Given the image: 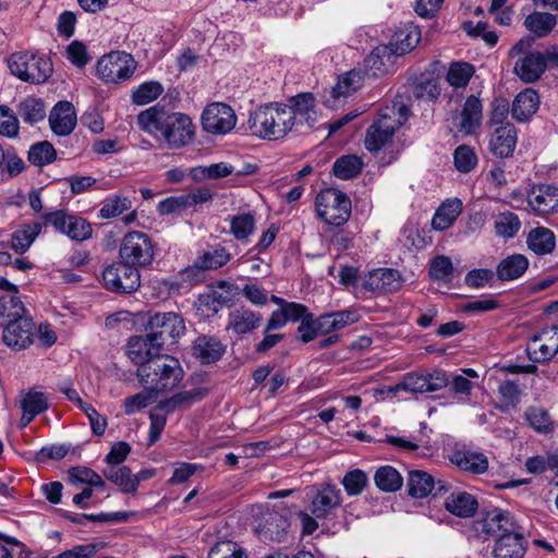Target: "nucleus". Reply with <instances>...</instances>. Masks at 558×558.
<instances>
[{"label": "nucleus", "mask_w": 558, "mask_h": 558, "mask_svg": "<svg viewBox=\"0 0 558 558\" xmlns=\"http://www.w3.org/2000/svg\"><path fill=\"white\" fill-rule=\"evenodd\" d=\"M137 123L149 134L160 133L170 148L189 145L195 133V126L189 116L169 112L158 106L142 111L137 116Z\"/></svg>", "instance_id": "1"}, {"label": "nucleus", "mask_w": 558, "mask_h": 558, "mask_svg": "<svg viewBox=\"0 0 558 558\" xmlns=\"http://www.w3.org/2000/svg\"><path fill=\"white\" fill-rule=\"evenodd\" d=\"M292 112L280 102H269L250 112L247 129L262 140L278 141L294 130Z\"/></svg>", "instance_id": "2"}, {"label": "nucleus", "mask_w": 558, "mask_h": 558, "mask_svg": "<svg viewBox=\"0 0 558 558\" xmlns=\"http://www.w3.org/2000/svg\"><path fill=\"white\" fill-rule=\"evenodd\" d=\"M409 117L410 108L400 100L386 106L366 131L365 148L371 153H377L390 144L396 131L408 121Z\"/></svg>", "instance_id": "3"}, {"label": "nucleus", "mask_w": 558, "mask_h": 558, "mask_svg": "<svg viewBox=\"0 0 558 558\" xmlns=\"http://www.w3.org/2000/svg\"><path fill=\"white\" fill-rule=\"evenodd\" d=\"M140 383L156 392L174 389L183 378V369L178 359L160 355L150 364L137 369Z\"/></svg>", "instance_id": "4"}, {"label": "nucleus", "mask_w": 558, "mask_h": 558, "mask_svg": "<svg viewBox=\"0 0 558 558\" xmlns=\"http://www.w3.org/2000/svg\"><path fill=\"white\" fill-rule=\"evenodd\" d=\"M8 66L14 76L31 84L45 83L53 71L52 63L46 56L29 51L12 53Z\"/></svg>", "instance_id": "5"}, {"label": "nucleus", "mask_w": 558, "mask_h": 558, "mask_svg": "<svg viewBox=\"0 0 558 558\" xmlns=\"http://www.w3.org/2000/svg\"><path fill=\"white\" fill-rule=\"evenodd\" d=\"M533 37L521 38L509 51L510 57H517L514 73L524 83L536 82L547 68L546 57L539 51H531Z\"/></svg>", "instance_id": "6"}, {"label": "nucleus", "mask_w": 558, "mask_h": 558, "mask_svg": "<svg viewBox=\"0 0 558 558\" xmlns=\"http://www.w3.org/2000/svg\"><path fill=\"white\" fill-rule=\"evenodd\" d=\"M119 257L136 268H147L155 258L151 238L142 231H130L122 238Z\"/></svg>", "instance_id": "7"}, {"label": "nucleus", "mask_w": 558, "mask_h": 558, "mask_svg": "<svg viewBox=\"0 0 558 558\" xmlns=\"http://www.w3.org/2000/svg\"><path fill=\"white\" fill-rule=\"evenodd\" d=\"M316 213L320 219L331 226H342L351 215V201L339 190L322 191L315 202Z\"/></svg>", "instance_id": "8"}, {"label": "nucleus", "mask_w": 558, "mask_h": 558, "mask_svg": "<svg viewBox=\"0 0 558 558\" xmlns=\"http://www.w3.org/2000/svg\"><path fill=\"white\" fill-rule=\"evenodd\" d=\"M135 68V61L130 53L112 51L98 60L97 74L105 83L118 84L129 80Z\"/></svg>", "instance_id": "9"}, {"label": "nucleus", "mask_w": 558, "mask_h": 558, "mask_svg": "<svg viewBox=\"0 0 558 558\" xmlns=\"http://www.w3.org/2000/svg\"><path fill=\"white\" fill-rule=\"evenodd\" d=\"M102 280L108 290L117 293H132L141 286L138 268L122 259L105 268Z\"/></svg>", "instance_id": "10"}, {"label": "nucleus", "mask_w": 558, "mask_h": 558, "mask_svg": "<svg viewBox=\"0 0 558 558\" xmlns=\"http://www.w3.org/2000/svg\"><path fill=\"white\" fill-rule=\"evenodd\" d=\"M145 330L161 347L167 339L175 341L185 333V323L181 315L173 312L156 313L149 316Z\"/></svg>", "instance_id": "11"}, {"label": "nucleus", "mask_w": 558, "mask_h": 558, "mask_svg": "<svg viewBox=\"0 0 558 558\" xmlns=\"http://www.w3.org/2000/svg\"><path fill=\"white\" fill-rule=\"evenodd\" d=\"M473 525L476 535L484 539L500 538L519 527L509 512L498 508L484 512Z\"/></svg>", "instance_id": "12"}, {"label": "nucleus", "mask_w": 558, "mask_h": 558, "mask_svg": "<svg viewBox=\"0 0 558 558\" xmlns=\"http://www.w3.org/2000/svg\"><path fill=\"white\" fill-rule=\"evenodd\" d=\"M236 123L234 110L226 104L213 102L202 113V125L207 133L227 134Z\"/></svg>", "instance_id": "13"}, {"label": "nucleus", "mask_w": 558, "mask_h": 558, "mask_svg": "<svg viewBox=\"0 0 558 558\" xmlns=\"http://www.w3.org/2000/svg\"><path fill=\"white\" fill-rule=\"evenodd\" d=\"M449 379L441 371L432 373H410L397 384V390H404L413 393L435 392L447 387Z\"/></svg>", "instance_id": "14"}, {"label": "nucleus", "mask_w": 558, "mask_h": 558, "mask_svg": "<svg viewBox=\"0 0 558 558\" xmlns=\"http://www.w3.org/2000/svg\"><path fill=\"white\" fill-rule=\"evenodd\" d=\"M35 336V324L29 317H22L16 320L8 322L3 328V342L15 351L28 348Z\"/></svg>", "instance_id": "15"}, {"label": "nucleus", "mask_w": 558, "mask_h": 558, "mask_svg": "<svg viewBox=\"0 0 558 558\" xmlns=\"http://www.w3.org/2000/svg\"><path fill=\"white\" fill-rule=\"evenodd\" d=\"M290 523L287 517L278 511L263 513L256 532L263 541L283 543L289 538Z\"/></svg>", "instance_id": "16"}, {"label": "nucleus", "mask_w": 558, "mask_h": 558, "mask_svg": "<svg viewBox=\"0 0 558 558\" xmlns=\"http://www.w3.org/2000/svg\"><path fill=\"white\" fill-rule=\"evenodd\" d=\"M126 348L129 359L134 364L138 365V368L150 364L153 360L160 356V351L162 349L159 342L153 340L148 333L146 336L131 337Z\"/></svg>", "instance_id": "17"}, {"label": "nucleus", "mask_w": 558, "mask_h": 558, "mask_svg": "<svg viewBox=\"0 0 558 558\" xmlns=\"http://www.w3.org/2000/svg\"><path fill=\"white\" fill-rule=\"evenodd\" d=\"M286 107L292 112L293 126L306 125L312 129L317 121L315 97L311 93H302L288 99Z\"/></svg>", "instance_id": "18"}, {"label": "nucleus", "mask_w": 558, "mask_h": 558, "mask_svg": "<svg viewBox=\"0 0 558 558\" xmlns=\"http://www.w3.org/2000/svg\"><path fill=\"white\" fill-rule=\"evenodd\" d=\"M341 492L333 485L322 486L310 504V511L318 519H328L341 505Z\"/></svg>", "instance_id": "19"}, {"label": "nucleus", "mask_w": 558, "mask_h": 558, "mask_svg": "<svg viewBox=\"0 0 558 558\" xmlns=\"http://www.w3.org/2000/svg\"><path fill=\"white\" fill-rule=\"evenodd\" d=\"M529 542L518 527L509 534L495 539L493 547L494 558H524Z\"/></svg>", "instance_id": "20"}, {"label": "nucleus", "mask_w": 558, "mask_h": 558, "mask_svg": "<svg viewBox=\"0 0 558 558\" xmlns=\"http://www.w3.org/2000/svg\"><path fill=\"white\" fill-rule=\"evenodd\" d=\"M527 203L539 215L558 211V187L549 184L535 185L527 193Z\"/></svg>", "instance_id": "21"}, {"label": "nucleus", "mask_w": 558, "mask_h": 558, "mask_svg": "<svg viewBox=\"0 0 558 558\" xmlns=\"http://www.w3.org/2000/svg\"><path fill=\"white\" fill-rule=\"evenodd\" d=\"M49 125L58 136H66L76 126V112L70 101H59L49 113Z\"/></svg>", "instance_id": "22"}, {"label": "nucleus", "mask_w": 558, "mask_h": 558, "mask_svg": "<svg viewBox=\"0 0 558 558\" xmlns=\"http://www.w3.org/2000/svg\"><path fill=\"white\" fill-rule=\"evenodd\" d=\"M449 460L460 470L472 474H483L488 469V459L484 453L473 451L464 446L454 448Z\"/></svg>", "instance_id": "23"}, {"label": "nucleus", "mask_w": 558, "mask_h": 558, "mask_svg": "<svg viewBox=\"0 0 558 558\" xmlns=\"http://www.w3.org/2000/svg\"><path fill=\"white\" fill-rule=\"evenodd\" d=\"M403 279L400 272L392 268H378L372 270L366 280L365 288L373 292H395L401 288Z\"/></svg>", "instance_id": "24"}, {"label": "nucleus", "mask_w": 558, "mask_h": 558, "mask_svg": "<svg viewBox=\"0 0 558 558\" xmlns=\"http://www.w3.org/2000/svg\"><path fill=\"white\" fill-rule=\"evenodd\" d=\"M517 145V129L513 124L506 122L497 126L489 140L490 151L499 158L510 157Z\"/></svg>", "instance_id": "25"}, {"label": "nucleus", "mask_w": 558, "mask_h": 558, "mask_svg": "<svg viewBox=\"0 0 558 558\" xmlns=\"http://www.w3.org/2000/svg\"><path fill=\"white\" fill-rule=\"evenodd\" d=\"M421 40L420 28L410 23L398 28L389 43V50L393 54H405L416 47Z\"/></svg>", "instance_id": "26"}, {"label": "nucleus", "mask_w": 558, "mask_h": 558, "mask_svg": "<svg viewBox=\"0 0 558 558\" xmlns=\"http://www.w3.org/2000/svg\"><path fill=\"white\" fill-rule=\"evenodd\" d=\"M262 322L260 313L241 306L229 314L228 328L236 335H244L257 329Z\"/></svg>", "instance_id": "27"}, {"label": "nucleus", "mask_w": 558, "mask_h": 558, "mask_svg": "<svg viewBox=\"0 0 558 558\" xmlns=\"http://www.w3.org/2000/svg\"><path fill=\"white\" fill-rule=\"evenodd\" d=\"M460 117V131L466 135L475 133L483 119L482 101L473 95L469 96L463 105Z\"/></svg>", "instance_id": "28"}, {"label": "nucleus", "mask_w": 558, "mask_h": 558, "mask_svg": "<svg viewBox=\"0 0 558 558\" xmlns=\"http://www.w3.org/2000/svg\"><path fill=\"white\" fill-rule=\"evenodd\" d=\"M477 507L476 498L470 493L462 490L452 492L445 500L446 510L459 518L472 517Z\"/></svg>", "instance_id": "29"}, {"label": "nucleus", "mask_w": 558, "mask_h": 558, "mask_svg": "<svg viewBox=\"0 0 558 558\" xmlns=\"http://www.w3.org/2000/svg\"><path fill=\"white\" fill-rule=\"evenodd\" d=\"M43 229V223L38 221H33L29 223L21 225L11 235V241L9 246L16 254L26 253L32 244L35 242L37 236L40 234Z\"/></svg>", "instance_id": "30"}, {"label": "nucleus", "mask_w": 558, "mask_h": 558, "mask_svg": "<svg viewBox=\"0 0 558 558\" xmlns=\"http://www.w3.org/2000/svg\"><path fill=\"white\" fill-rule=\"evenodd\" d=\"M538 106V94L534 89L525 88L515 96L512 102V117L520 122L526 121L537 111Z\"/></svg>", "instance_id": "31"}, {"label": "nucleus", "mask_w": 558, "mask_h": 558, "mask_svg": "<svg viewBox=\"0 0 558 558\" xmlns=\"http://www.w3.org/2000/svg\"><path fill=\"white\" fill-rule=\"evenodd\" d=\"M526 245L538 256L550 254L556 247L555 233L545 227L533 228L526 235Z\"/></svg>", "instance_id": "32"}, {"label": "nucleus", "mask_w": 558, "mask_h": 558, "mask_svg": "<svg viewBox=\"0 0 558 558\" xmlns=\"http://www.w3.org/2000/svg\"><path fill=\"white\" fill-rule=\"evenodd\" d=\"M529 260L522 254H512L504 258L496 268V275L501 281L520 278L527 269Z\"/></svg>", "instance_id": "33"}, {"label": "nucleus", "mask_w": 558, "mask_h": 558, "mask_svg": "<svg viewBox=\"0 0 558 558\" xmlns=\"http://www.w3.org/2000/svg\"><path fill=\"white\" fill-rule=\"evenodd\" d=\"M193 352L203 364H209L222 356L225 348L218 339L203 336L196 339Z\"/></svg>", "instance_id": "34"}, {"label": "nucleus", "mask_w": 558, "mask_h": 558, "mask_svg": "<svg viewBox=\"0 0 558 558\" xmlns=\"http://www.w3.org/2000/svg\"><path fill=\"white\" fill-rule=\"evenodd\" d=\"M105 477L119 486L123 493L133 494L137 490L140 478L134 476L131 469L123 466H108L104 470Z\"/></svg>", "instance_id": "35"}, {"label": "nucleus", "mask_w": 558, "mask_h": 558, "mask_svg": "<svg viewBox=\"0 0 558 558\" xmlns=\"http://www.w3.org/2000/svg\"><path fill=\"white\" fill-rule=\"evenodd\" d=\"M16 113L23 122L34 125L45 119L46 105L41 99L28 96L19 102Z\"/></svg>", "instance_id": "36"}, {"label": "nucleus", "mask_w": 558, "mask_h": 558, "mask_svg": "<svg viewBox=\"0 0 558 558\" xmlns=\"http://www.w3.org/2000/svg\"><path fill=\"white\" fill-rule=\"evenodd\" d=\"M462 210V203L459 199L447 201L436 210L432 226L435 230L444 231L450 228Z\"/></svg>", "instance_id": "37"}, {"label": "nucleus", "mask_w": 558, "mask_h": 558, "mask_svg": "<svg viewBox=\"0 0 558 558\" xmlns=\"http://www.w3.org/2000/svg\"><path fill=\"white\" fill-rule=\"evenodd\" d=\"M435 487L434 477L425 471L413 470L409 472L408 492L412 497L424 498Z\"/></svg>", "instance_id": "38"}, {"label": "nucleus", "mask_w": 558, "mask_h": 558, "mask_svg": "<svg viewBox=\"0 0 558 558\" xmlns=\"http://www.w3.org/2000/svg\"><path fill=\"white\" fill-rule=\"evenodd\" d=\"M556 24V16L546 12H533L524 20V26L536 37L547 36Z\"/></svg>", "instance_id": "39"}, {"label": "nucleus", "mask_w": 558, "mask_h": 558, "mask_svg": "<svg viewBox=\"0 0 558 558\" xmlns=\"http://www.w3.org/2000/svg\"><path fill=\"white\" fill-rule=\"evenodd\" d=\"M364 74L360 70H351L341 75L332 88L333 98L348 97L355 93L363 84Z\"/></svg>", "instance_id": "40"}, {"label": "nucleus", "mask_w": 558, "mask_h": 558, "mask_svg": "<svg viewBox=\"0 0 558 558\" xmlns=\"http://www.w3.org/2000/svg\"><path fill=\"white\" fill-rule=\"evenodd\" d=\"M496 235L502 239H512L521 229V220L512 211H504L496 216L494 220Z\"/></svg>", "instance_id": "41"}, {"label": "nucleus", "mask_w": 558, "mask_h": 558, "mask_svg": "<svg viewBox=\"0 0 558 558\" xmlns=\"http://www.w3.org/2000/svg\"><path fill=\"white\" fill-rule=\"evenodd\" d=\"M254 213H243L230 218V232L239 241L246 240L255 230Z\"/></svg>", "instance_id": "42"}, {"label": "nucleus", "mask_w": 558, "mask_h": 558, "mask_svg": "<svg viewBox=\"0 0 558 558\" xmlns=\"http://www.w3.org/2000/svg\"><path fill=\"white\" fill-rule=\"evenodd\" d=\"M374 481L383 492H396L401 488L403 483L402 476L390 465L379 468L374 475Z\"/></svg>", "instance_id": "43"}, {"label": "nucleus", "mask_w": 558, "mask_h": 558, "mask_svg": "<svg viewBox=\"0 0 558 558\" xmlns=\"http://www.w3.org/2000/svg\"><path fill=\"white\" fill-rule=\"evenodd\" d=\"M475 73V69L468 62H452L447 72V82L456 88H464Z\"/></svg>", "instance_id": "44"}, {"label": "nucleus", "mask_w": 558, "mask_h": 558, "mask_svg": "<svg viewBox=\"0 0 558 558\" xmlns=\"http://www.w3.org/2000/svg\"><path fill=\"white\" fill-rule=\"evenodd\" d=\"M27 158L32 165L44 167L56 160L57 151L51 143L43 141L29 147Z\"/></svg>", "instance_id": "45"}, {"label": "nucleus", "mask_w": 558, "mask_h": 558, "mask_svg": "<svg viewBox=\"0 0 558 558\" xmlns=\"http://www.w3.org/2000/svg\"><path fill=\"white\" fill-rule=\"evenodd\" d=\"M363 168L362 159L354 155L342 156L336 160L332 167L333 174L341 180L356 177Z\"/></svg>", "instance_id": "46"}, {"label": "nucleus", "mask_w": 558, "mask_h": 558, "mask_svg": "<svg viewBox=\"0 0 558 558\" xmlns=\"http://www.w3.org/2000/svg\"><path fill=\"white\" fill-rule=\"evenodd\" d=\"M132 207V202L126 196L111 195L104 202L98 211V217L101 219H111L122 215Z\"/></svg>", "instance_id": "47"}, {"label": "nucleus", "mask_w": 558, "mask_h": 558, "mask_svg": "<svg viewBox=\"0 0 558 558\" xmlns=\"http://www.w3.org/2000/svg\"><path fill=\"white\" fill-rule=\"evenodd\" d=\"M25 307L19 296L3 295L0 298V324L4 320H16L24 317Z\"/></svg>", "instance_id": "48"}, {"label": "nucleus", "mask_w": 558, "mask_h": 558, "mask_svg": "<svg viewBox=\"0 0 558 558\" xmlns=\"http://www.w3.org/2000/svg\"><path fill=\"white\" fill-rule=\"evenodd\" d=\"M207 558H248V556L239 543L220 541L210 548Z\"/></svg>", "instance_id": "49"}, {"label": "nucleus", "mask_w": 558, "mask_h": 558, "mask_svg": "<svg viewBox=\"0 0 558 558\" xmlns=\"http://www.w3.org/2000/svg\"><path fill=\"white\" fill-rule=\"evenodd\" d=\"M162 92L163 87L160 83L155 81L145 82L132 92V101L144 106L157 99Z\"/></svg>", "instance_id": "50"}, {"label": "nucleus", "mask_w": 558, "mask_h": 558, "mask_svg": "<svg viewBox=\"0 0 558 558\" xmlns=\"http://www.w3.org/2000/svg\"><path fill=\"white\" fill-rule=\"evenodd\" d=\"M93 234L92 225L84 218L71 215L64 235L73 241L83 242Z\"/></svg>", "instance_id": "51"}, {"label": "nucleus", "mask_w": 558, "mask_h": 558, "mask_svg": "<svg viewBox=\"0 0 558 558\" xmlns=\"http://www.w3.org/2000/svg\"><path fill=\"white\" fill-rule=\"evenodd\" d=\"M20 123L17 113L5 105H0V135L15 138L19 135Z\"/></svg>", "instance_id": "52"}, {"label": "nucleus", "mask_w": 558, "mask_h": 558, "mask_svg": "<svg viewBox=\"0 0 558 558\" xmlns=\"http://www.w3.org/2000/svg\"><path fill=\"white\" fill-rule=\"evenodd\" d=\"M526 354L534 363H544L550 361L557 353L546 345L535 336H532L526 343Z\"/></svg>", "instance_id": "53"}, {"label": "nucleus", "mask_w": 558, "mask_h": 558, "mask_svg": "<svg viewBox=\"0 0 558 558\" xmlns=\"http://www.w3.org/2000/svg\"><path fill=\"white\" fill-rule=\"evenodd\" d=\"M453 161L458 171L469 173L476 167L477 156L470 146L460 145L454 149Z\"/></svg>", "instance_id": "54"}, {"label": "nucleus", "mask_w": 558, "mask_h": 558, "mask_svg": "<svg viewBox=\"0 0 558 558\" xmlns=\"http://www.w3.org/2000/svg\"><path fill=\"white\" fill-rule=\"evenodd\" d=\"M525 418L538 433H549L553 429V421L548 412L542 408L530 407L525 411Z\"/></svg>", "instance_id": "55"}, {"label": "nucleus", "mask_w": 558, "mask_h": 558, "mask_svg": "<svg viewBox=\"0 0 558 558\" xmlns=\"http://www.w3.org/2000/svg\"><path fill=\"white\" fill-rule=\"evenodd\" d=\"M156 391L151 389L143 390L134 396L126 398L123 401L124 413L126 415L135 414L142 409L148 407L156 400Z\"/></svg>", "instance_id": "56"}, {"label": "nucleus", "mask_w": 558, "mask_h": 558, "mask_svg": "<svg viewBox=\"0 0 558 558\" xmlns=\"http://www.w3.org/2000/svg\"><path fill=\"white\" fill-rule=\"evenodd\" d=\"M387 49L388 47H377L365 58L364 68L367 75L377 77L387 72L386 63L383 58Z\"/></svg>", "instance_id": "57"}, {"label": "nucleus", "mask_w": 558, "mask_h": 558, "mask_svg": "<svg viewBox=\"0 0 558 558\" xmlns=\"http://www.w3.org/2000/svg\"><path fill=\"white\" fill-rule=\"evenodd\" d=\"M207 395V390L204 388H195L190 391H184L175 395L172 399L167 400L166 402H161L159 408L167 412H171L174 410L177 404L181 403H192L194 401L203 399Z\"/></svg>", "instance_id": "58"}, {"label": "nucleus", "mask_w": 558, "mask_h": 558, "mask_svg": "<svg viewBox=\"0 0 558 558\" xmlns=\"http://www.w3.org/2000/svg\"><path fill=\"white\" fill-rule=\"evenodd\" d=\"M495 272L487 268H475L466 272L464 284L472 289H481L492 284Z\"/></svg>", "instance_id": "59"}, {"label": "nucleus", "mask_w": 558, "mask_h": 558, "mask_svg": "<svg viewBox=\"0 0 558 558\" xmlns=\"http://www.w3.org/2000/svg\"><path fill=\"white\" fill-rule=\"evenodd\" d=\"M453 271V265L449 257L439 255L432 259L429 276L433 280L446 281Z\"/></svg>", "instance_id": "60"}, {"label": "nucleus", "mask_w": 558, "mask_h": 558, "mask_svg": "<svg viewBox=\"0 0 558 558\" xmlns=\"http://www.w3.org/2000/svg\"><path fill=\"white\" fill-rule=\"evenodd\" d=\"M413 95L416 99L435 101L440 95V87L436 80L418 81L413 86Z\"/></svg>", "instance_id": "61"}, {"label": "nucleus", "mask_w": 558, "mask_h": 558, "mask_svg": "<svg viewBox=\"0 0 558 558\" xmlns=\"http://www.w3.org/2000/svg\"><path fill=\"white\" fill-rule=\"evenodd\" d=\"M70 476L73 482L88 484L95 487L104 488L106 485L98 473L86 466L72 468L70 470Z\"/></svg>", "instance_id": "62"}, {"label": "nucleus", "mask_w": 558, "mask_h": 558, "mask_svg": "<svg viewBox=\"0 0 558 558\" xmlns=\"http://www.w3.org/2000/svg\"><path fill=\"white\" fill-rule=\"evenodd\" d=\"M367 483L366 474L361 470L348 472L343 480L342 485L350 496H355L362 493Z\"/></svg>", "instance_id": "63"}, {"label": "nucleus", "mask_w": 558, "mask_h": 558, "mask_svg": "<svg viewBox=\"0 0 558 558\" xmlns=\"http://www.w3.org/2000/svg\"><path fill=\"white\" fill-rule=\"evenodd\" d=\"M21 407L33 415H39L48 409V400L43 392L29 391L22 400Z\"/></svg>", "instance_id": "64"}]
</instances>
